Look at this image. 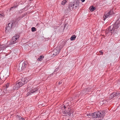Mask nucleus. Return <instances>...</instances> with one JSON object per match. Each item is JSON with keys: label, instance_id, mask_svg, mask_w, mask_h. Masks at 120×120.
<instances>
[{"label": "nucleus", "instance_id": "nucleus-18", "mask_svg": "<svg viewBox=\"0 0 120 120\" xmlns=\"http://www.w3.org/2000/svg\"><path fill=\"white\" fill-rule=\"evenodd\" d=\"M12 25H13V23H12V22L11 23L9 22L8 24L7 25V26L10 27V25H11V27H12Z\"/></svg>", "mask_w": 120, "mask_h": 120}, {"label": "nucleus", "instance_id": "nucleus-5", "mask_svg": "<svg viewBox=\"0 0 120 120\" xmlns=\"http://www.w3.org/2000/svg\"><path fill=\"white\" fill-rule=\"evenodd\" d=\"M27 63L26 62L23 63L20 62L17 66L18 71H20L25 69L27 66Z\"/></svg>", "mask_w": 120, "mask_h": 120}, {"label": "nucleus", "instance_id": "nucleus-15", "mask_svg": "<svg viewBox=\"0 0 120 120\" xmlns=\"http://www.w3.org/2000/svg\"><path fill=\"white\" fill-rule=\"evenodd\" d=\"M44 56H43L41 55L38 58V60L39 61H41L42 60V59L44 58Z\"/></svg>", "mask_w": 120, "mask_h": 120}, {"label": "nucleus", "instance_id": "nucleus-9", "mask_svg": "<svg viewBox=\"0 0 120 120\" xmlns=\"http://www.w3.org/2000/svg\"><path fill=\"white\" fill-rule=\"evenodd\" d=\"M113 14V12L112 11H110L108 12H105L103 16V20L105 21L106 19L110 17Z\"/></svg>", "mask_w": 120, "mask_h": 120}, {"label": "nucleus", "instance_id": "nucleus-28", "mask_svg": "<svg viewBox=\"0 0 120 120\" xmlns=\"http://www.w3.org/2000/svg\"><path fill=\"white\" fill-rule=\"evenodd\" d=\"M20 120H25V119L22 117H21Z\"/></svg>", "mask_w": 120, "mask_h": 120}, {"label": "nucleus", "instance_id": "nucleus-31", "mask_svg": "<svg viewBox=\"0 0 120 120\" xmlns=\"http://www.w3.org/2000/svg\"><path fill=\"white\" fill-rule=\"evenodd\" d=\"M56 71H57V70H56H56H55V71H56Z\"/></svg>", "mask_w": 120, "mask_h": 120}, {"label": "nucleus", "instance_id": "nucleus-29", "mask_svg": "<svg viewBox=\"0 0 120 120\" xmlns=\"http://www.w3.org/2000/svg\"><path fill=\"white\" fill-rule=\"evenodd\" d=\"M85 0H81V1L82 2H84L85 1Z\"/></svg>", "mask_w": 120, "mask_h": 120}, {"label": "nucleus", "instance_id": "nucleus-6", "mask_svg": "<svg viewBox=\"0 0 120 120\" xmlns=\"http://www.w3.org/2000/svg\"><path fill=\"white\" fill-rule=\"evenodd\" d=\"M61 110H60V112L61 114L63 115V116H70L71 114L70 110L68 111H67L65 110V109L66 108V107L65 105L63 106V107L62 108Z\"/></svg>", "mask_w": 120, "mask_h": 120}, {"label": "nucleus", "instance_id": "nucleus-3", "mask_svg": "<svg viewBox=\"0 0 120 120\" xmlns=\"http://www.w3.org/2000/svg\"><path fill=\"white\" fill-rule=\"evenodd\" d=\"M28 80L26 78H23L19 80L16 84H15L13 87L14 90H17L22 85L28 82Z\"/></svg>", "mask_w": 120, "mask_h": 120}, {"label": "nucleus", "instance_id": "nucleus-22", "mask_svg": "<svg viewBox=\"0 0 120 120\" xmlns=\"http://www.w3.org/2000/svg\"><path fill=\"white\" fill-rule=\"evenodd\" d=\"M16 117H17V118L18 119V120H20V118H21L22 117L18 115H17Z\"/></svg>", "mask_w": 120, "mask_h": 120}, {"label": "nucleus", "instance_id": "nucleus-30", "mask_svg": "<svg viewBox=\"0 0 120 120\" xmlns=\"http://www.w3.org/2000/svg\"><path fill=\"white\" fill-rule=\"evenodd\" d=\"M78 5H75V7H78Z\"/></svg>", "mask_w": 120, "mask_h": 120}, {"label": "nucleus", "instance_id": "nucleus-11", "mask_svg": "<svg viewBox=\"0 0 120 120\" xmlns=\"http://www.w3.org/2000/svg\"><path fill=\"white\" fill-rule=\"evenodd\" d=\"M19 21V19L18 20V19L17 18H15L13 20L12 22L13 25H16L17 24Z\"/></svg>", "mask_w": 120, "mask_h": 120}, {"label": "nucleus", "instance_id": "nucleus-32", "mask_svg": "<svg viewBox=\"0 0 120 120\" xmlns=\"http://www.w3.org/2000/svg\"><path fill=\"white\" fill-rule=\"evenodd\" d=\"M75 6H74V8L75 7Z\"/></svg>", "mask_w": 120, "mask_h": 120}, {"label": "nucleus", "instance_id": "nucleus-12", "mask_svg": "<svg viewBox=\"0 0 120 120\" xmlns=\"http://www.w3.org/2000/svg\"><path fill=\"white\" fill-rule=\"evenodd\" d=\"M10 27L7 26L6 28L5 32L7 33H8L11 28V25H10Z\"/></svg>", "mask_w": 120, "mask_h": 120}, {"label": "nucleus", "instance_id": "nucleus-8", "mask_svg": "<svg viewBox=\"0 0 120 120\" xmlns=\"http://www.w3.org/2000/svg\"><path fill=\"white\" fill-rule=\"evenodd\" d=\"M19 37V35H16L14 36H13L12 38V40L9 43V45H11L16 43L17 42V40Z\"/></svg>", "mask_w": 120, "mask_h": 120}, {"label": "nucleus", "instance_id": "nucleus-26", "mask_svg": "<svg viewBox=\"0 0 120 120\" xmlns=\"http://www.w3.org/2000/svg\"><path fill=\"white\" fill-rule=\"evenodd\" d=\"M99 52L100 53H101L100 55H102V54L103 53V52L102 51H101V50L100 51H99Z\"/></svg>", "mask_w": 120, "mask_h": 120}, {"label": "nucleus", "instance_id": "nucleus-24", "mask_svg": "<svg viewBox=\"0 0 120 120\" xmlns=\"http://www.w3.org/2000/svg\"><path fill=\"white\" fill-rule=\"evenodd\" d=\"M105 101V100H104L103 101H101L100 102V103H101V104H102V105H103V104L104 103H105V102L104 103V102Z\"/></svg>", "mask_w": 120, "mask_h": 120}, {"label": "nucleus", "instance_id": "nucleus-1", "mask_svg": "<svg viewBox=\"0 0 120 120\" xmlns=\"http://www.w3.org/2000/svg\"><path fill=\"white\" fill-rule=\"evenodd\" d=\"M120 26V21L119 19L117 20L114 24L109 26L106 30L105 31V34L107 36L109 35H112V34H117L118 32V28Z\"/></svg>", "mask_w": 120, "mask_h": 120}, {"label": "nucleus", "instance_id": "nucleus-17", "mask_svg": "<svg viewBox=\"0 0 120 120\" xmlns=\"http://www.w3.org/2000/svg\"><path fill=\"white\" fill-rule=\"evenodd\" d=\"M18 6V5H17H17H16V6H14L13 7L9 9V11H10L11 10L13 9H14L15 8L17 7Z\"/></svg>", "mask_w": 120, "mask_h": 120}, {"label": "nucleus", "instance_id": "nucleus-2", "mask_svg": "<svg viewBox=\"0 0 120 120\" xmlns=\"http://www.w3.org/2000/svg\"><path fill=\"white\" fill-rule=\"evenodd\" d=\"M28 80L26 78H23L19 80L16 84H15L13 87L14 90H17L22 85L28 82Z\"/></svg>", "mask_w": 120, "mask_h": 120}, {"label": "nucleus", "instance_id": "nucleus-34", "mask_svg": "<svg viewBox=\"0 0 120 120\" xmlns=\"http://www.w3.org/2000/svg\"><path fill=\"white\" fill-rule=\"evenodd\" d=\"M84 91H83L82 92H83Z\"/></svg>", "mask_w": 120, "mask_h": 120}, {"label": "nucleus", "instance_id": "nucleus-16", "mask_svg": "<svg viewBox=\"0 0 120 120\" xmlns=\"http://www.w3.org/2000/svg\"><path fill=\"white\" fill-rule=\"evenodd\" d=\"M76 38L75 36L73 35L71 37L70 39L71 41L74 40Z\"/></svg>", "mask_w": 120, "mask_h": 120}, {"label": "nucleus", "instance_id": "nucleus-35", "mask_svg": "<svg viewBox=\"0 0 120 120\" xmlns=\"http://www.w3.org/2000/svg\"><path fill=\"white\" fill-rule=\"evenodd\" d=\"M68 120H70L68 119Z\"/></svg>", "mask_w": 120, "mask_h": 120}, {"label": "nucleus", "instance_id": "nucleus-21", "mask_svg": "<svg viewBox=\"0 0 120 120\" xmlns=\"http://www.w3.org/2000/svg\"><path fill=\"white\" fill-rule=\"evenodd\" d=\"M36 28L34 27H32L31 28V31L32 32H34L36 31Z\"/></svg>", "mask_w": 120, "mask_h": 120}, {"label": "nucleus", "instance_id": "nucleus-13", "mask_svg": "<svg viewBox=\"0 0 120 120\" xmlns=\"http://www.w3.org/2000/svg\"><path fill=\"white\" fill-rule=\"evenodd\" d=\"M75 6V4L73 3H71L69 5V9L70 10L72 9L73 8H74V6Z\"/></svg>", "mask_w": 120, "mask_h": 120}, {"label": "nucleus", "instance_id": "nucleus-25", "mask_svg": "<svg viewBox=\"0 0 120 120\" xmlns=\"http://www.w3.org/2000/svg\"><path fill=\"white\" fill-rule=\"evenodd\" d=\"M62 80L58 82V84L59 85H60V84H61L62 83Z\"/></svg>", "mask_w": 120, "mask_h": 120}, {"label": "nucleus", "instance_id": "nucleus-14", "mask_svg": "<svg viewBox=\"0 0 120 120\" xmlns=\"http://www.w3.org/2000/svg\"><path fill=\"white\" fill-rule=\"evenodd\" d=\"M89 9L90 11H93L96 9V8L95 7H94L93 6H91L90 7Z\"/></svg>", "mask_w": 120, "mask_h": 120}, {"label": "nucleus", "instance_id": "nucleus-19", "mask_svg": "<svg viewBox=\"0 0 120 120\" xmlns=\"http://www.w3.org/2000/svg\"><path fill=\"white\" fill-rule=\"evenodd\" d=\"M66 2L67 1L66 0H63L61 4L62 5H64L65 4Z\"/></svg>", "mask_w": 120, "mask_h": 120}, {"label": "nucleus", "instance_id": "nucleus-33", "mask_svg": "<svg viewBox=\"0 0 120 120\" xmlns=\"http://www.w3.org/2000/svg\"><path fill=\"white\" fill-rule=\"evenodd\" d=\"M7 87H8L7 86Z\"/></svg>", "mask_w": 120, "mask_h": 120}, {"label": "nucleus", "instance_id": "nucleus-23", "mask_svg": "<svg viewBox=\"0 0 120 120\" xmlns=\"http://www.w3.org/2000/svg\"><path fill=\"white\" fill-rule=\"evenodd\" d=\"M115 93L116 94L115 95H116V96H119V95H120V93L119 92H115Z\"/></svg>", "mask_w": 120, "mask_h": 120}, {"label": "nucleus", "instance_id": "nucleus-27", "mask_svg": "<svg viewBox=\"0 0 120 120\" xmlns=\"http://www.w3.org/2000/svg\"><path fill=\"white\" fill-rule=\"evenodd\" d=\"M4 16L3 14H0V17H1Z\"/></svg>", "mask_w": 120, "mask_h": 120}, {"label": "nucleus", "instance_id": "nucleus-7", "mask_svg": "<svg viewBox=\"0 0 120 120\" xmlns=\"http://www.w3.org/2000/svg\"><path fill=\"white\" fill-rule=\"evenodd\" d=\"M30 87V86L29 85H28L27 86V89L28 90L27 93L28 96L29 95H31L32 94L36 92H37L38 91V89L37 88L32 87L31 89H30V90H29V89H28Z\"/></svg>", "mask_w": 120, "mask_h": 120}, {"label": "nucleus", "instance_id": "nucleus-20", "mask_svg": "<svg viewBox=\"0 0 120 120\" xmlns=\"http://www.w3.org/2000/svg\"><path fill=\"white\" fill-rule=\"evenodd\" d=\"M115 94H116L115 93H114L112 94L111 95V96L112 97V98H114L116 96Z\"/></svg>", "mask_w": 120, "mask_h": 120}, {"label": "nucleus", "instance_id": "nucleus-4", "mask_svg": "<svg viewBox=\"0 0 120 120\" xmlns=\"http://www.w3.org/2000/svg\"><path fill=\"white\" fill-rule=\"evenodd\" d=\"M104 112L101 111H99L98 112H96L94 113L91 114H89L86 115L88 116V117L90 118L91 117L94 118H95L100 117L103 116Z\"/></svg>", "mask_w": 120, "mask_h": 120}, {"label": "nucleus", "instance_id": "nucleus-10", "mask_svg": "<svg viewBox=\"0 0 120 120\" xmlns=\"http://www.w3.org/2000/svg\"><path fill=\"white\" fill-rule=\"evenodd\" d=\"M60 49L59 47L56 48L52 52V55L53 56H55L59 53Z\"/></svg>", "mask_w": 120, "mask_h": 120}]
</instances>
